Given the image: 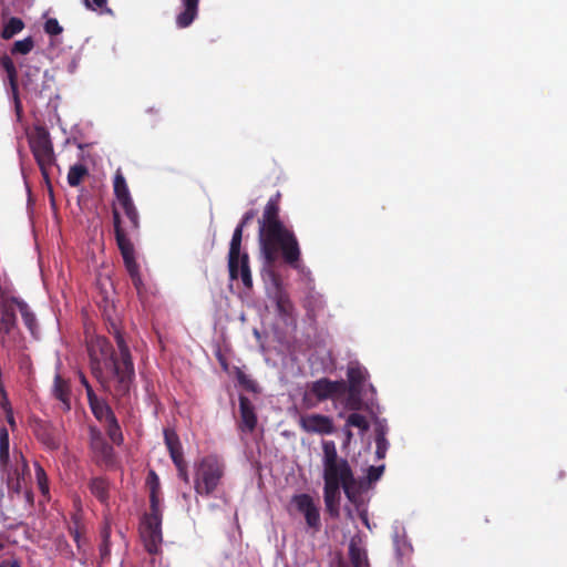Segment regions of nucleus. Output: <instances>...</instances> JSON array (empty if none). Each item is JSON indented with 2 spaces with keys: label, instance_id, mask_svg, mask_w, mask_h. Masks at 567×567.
<instances>
[{
  "label": "nucleus",
  "instance_id": "1",
  "mask_svg": "<svg viewBox=\"0 0 567 567\" xmlns=\"http://www.w3.org/2000/svg\"><path fill=\"white\" fill-rule=\"evenodd\" d=\"M280 194L267 202L259 224L260 251L268 265H274L279 257L293 269H298L301 250L295 233L280 219Z\"/></svg>",
  "mask_w": 567,
  "mask_h": 567
},
{
  "label": "nucleus",
  "instance_id": "2",
  "mask_svg": "<svg viewBox=\"0 0 567 567\" xmlns=\"http://www.w3.org/2000/svg\"><path fill=\"white\" fill-rule=\"evenodd\" d=\"M110 333L113 334L118 349V358L96 367L92 375L96 379L102 390L110 394L116 402L130 395L135 380V368L128 346L122 331L112 323Z\"/></svg>",
  "mask_w": 567,
  "mask_h": 567
},
{
  "label": "nucleus",
  "instance_id": "3",
  "mask_svg": "<svg viewBox=\"0 0 567 567\" xmlns=\"http://www.w3.org/2000/svg\"><path fill=\"white\" fill-rule=\"evenodd\" d=\"M225 463L217 455L204 456L195 463L194 489L200 496H212L225 476Z\"/></svg>",
  "mask_w": 567,
  "mask_h": 567
},
{
  "label": "nucleus",
  "instance_id": "4",
  "mask_svg": "<svg viewBox=\"0 0 567 567\" xmlns=\"http://www.w3.org/2000/svg\"><path fill=\"white\" fill-rule=\"evenodd\" d=\"M323 482L342 486L346 483H355V478L349 462L339 457L333 441H322Z\"/></svg>",
  "mask_w": 567,
  "mask_h": 567
},
{
  "label": "nucleus",
  "instance_id": "5",
  "mask_svg": "<svg viewBox=\"0 0 567 567\" xmlns=\"http://www.w3.org/2000/svg\"><path fill=\"white\" fill-rule=\"evenodd\" d=\"M28 141L33 157L40 168L41 175L50 192H52L50 182V168L55 164V155L50 133L43 126H35L33 131L28 134Z\"/></svg>",
  "mask_w": 567,
  "mask_h": 567
},
{
  "label": "nucleus",
  "instance_id": "6",
  "mask_svg": "<svg viewBox=\"0 0 567 567\" xmlns=\"http://www.w3.org/2000/svg\"><path fill=\"white\" fill-rule=\"evenodd\" d=\"M113 226L116 245L122 255L124 266L130 275L133 286L141 290L143 280L140 272V266L135 259V248L131 239L127 237L126 231L122 227L121 215L116 208H113Z\"/></svg>",
  "mask_w": 567,
  "mask_h": 567
},
{
  "label": "nucleus",
  "instance_id": "7",
  "mask_svg": "<svg viewBox=\"0 0 567 567\" xmlns=\"http://www.w3.org/2000/svg\"><path fill=\"white\" fill-rule=\"evenodd\" d=\"M22 70L21 83L23 89L32 97H41L47 91L51 90L52 76L48 71H41V68L32 64L30 60L20 63Z\"/></svg>",
  "mask_w": 567,
  "mask_h": 567
},
{
  "label": "nucleus",
  "instance_id": "8",
  "mask_svg": "<svg viewBox=\"0 0 567 567\" xmlns=\"http://www.w3.org/2000/svg\"><path fill=\"white\" fill-rule=\"evenodd\" d=\"M140 533L145 550L150 555L158 554L163 542L162 511L155 513L150 511V513L145 514L141 522Z\"/></svg>",
  "mask_w": 567,
  "mask_h": 567
},
{
  "label": "nucleus",
  "instance_id": "9",
  "mask_svg": "<svg viewBox=\"0 0 567 567\" xmlns=\"http://www.w3.org/2000/svg\"><path fill=\"white\" fill-rule=\"evenodd\" d=\"M18 331L17 297H0V346L6 349L10 338Z\"/></svg>",
  "mask_w": 567,
  "mask_h": 567
},
{
  "label": "nucleus",
  "instance_id": "10",
  "mask_svg": "<svg viewBox=\"0 0 567 567\" xmlns=\"http://www.w3.org/2000/svg\"><path fill=\"white\" fill-rule=\"evenodd\" d=\"M87 351L91 372L94 371L96 367L101 368L103 363L111 362L118 358V352H116L112 343L102 336H96L89 342Z\"/></svg>",
  "mask_w": 567,
  "mask_h": 567
},
{
  "label": "nucleus",
  "instance_id": "11",
  "mask_svg": "<svg viewBox=\"0 0 567 567\" xmlns=\"http://www.w3.org/2000/svg\"><path fill=\"white\" fill-rule=\"evenodd\" d=\"M90 449L97 465L112 466L115 463V452L96 427L90 429Z\"/></svg>",
  "mask_w": 567,
  "mask_h": 567
},
{
  "label": "nucleus",
  "instance_id": "12",
  "mask_svg": "<svg viewBox=\"0 0 567 567\" xmlns=\"http://www.w3.org/2000/svg\"><path fill=\"white\" fill-rule=\"evenodd\" d=\"M310 392L319 401L340 399L346 392V382L343 380L332 381L328 378H321L311 383Z\"/></svg>",
  "mask_w": 567,
  "mask_h": 567
},
{
  "label": "nucleus",
  "instance_id": "13",
  "mask_svg": "<svg viewBox=\"0 0 567 567\" xmlns=\"http://www.w3.org/2000/svg\"><path fill=\"white\" fill-rule=\"evenodd\" d=\"M299 425L302 431L312 434L328 435L334 432L333 420L328 415L318 413L301 415Z\"/></svg>",
  "mask_w": 567,
  "mask_h": 567
},
{
  "label": "nucleus",
  "instance_id": "14",
  "mask_svg": "<svg viewBox=\"0 0 567 567\" xmlns=\"http://www.w3.org/2000/svg\"><path fill=\"white\" fill-rule=\"evenodd\" d=\"M298 512L302 513L309 528L319 530L321 526L319 507L309 494H298L292 497Z\"/></svg>",
  "mask_w": 567,
  "mask_h": 567
},
{
  "label": "nucleus",
  "instance_id": "15",
  "mask_svg": "<svg viewBox=\"0 0 567 567\" xmlns=\"http://www.w3.org/2000/svg\"><path fill=\"white\" fill-rule=\"evenodd\" d=\"M0 65L6 71L8 82L11 89L12 99L14 102V110L17 113V116L20 118L22 116V104L19 97V87H18V73L16 65L11 58L8 55H3L0 58Z\"/></svg>",
  "mask_w": 567,
  "mask_h": 567
},
{
  "label": "nucleus",
  "instance_id": "16",
  "mask_svg": "<svg viewBox=\"0 0 567 567\" xmlns=\"http://www.w3.org/2000/svg\"><path fill=\"white\" fill-rule=\"evenodd\" d=\"M244 226L237 225L234 230L228 252V270L231 280L238 279V262L241 248Z\"/></svg>",
  "mask_w": 567,
  "mask_h": 567
},
{
  "label": "nucleus",
  "instance_id": "17",
  "mask_svg": "<svg viewBox=\"0 0 567 567\" xmlns=\"http://www.w3.org/2000/svg\"><path fill=\"white\" fill-rule=\"evenodd\" d=\"M239 430L247 433L254 432L257 426V415L251 401L245 395H239Z\"/></svg>",
  "mask_w": 567,
  "mask_h": 567
},
{
  "label": "nucleus",
  "instance_id": "18",
  "mask_svg": "<svg viewBox=\"0 0 567 567\" xmlns=\"http://www.w3.org/2000/svg\"><path fill=\"white\" fill-rule=\"evenodd\" d=\"M52 395L60 401L63 411L71 410V386L70 382L62 378L59 373L55 374L52 386Z\"/></svg>",
  "mask_w": 567,
  "mask_h": 567
},
{
  "label": "nucleus",
  "instance_id": "19",
  "mask_svg": "<svg viewBox=\"0 0 567 567\" xmlns=\"http://www.w3.org/2000/svg\"><path fill=\"white\" fill-rule=\"evenodd\" d=\"M341 486L331 483H324L323 486V499L327 512L333 518H337L340 514V493Z\"/></svg>",
  "mask_w": 567,
  "mask_h": 567
},
{
  "label": "nucleus",
  "instance_id": "20",
  "mask_svg": "<svg viewBox=\"0 0 567 567\" xmlns=\"http://www.w3.org/2000/svg\"><path fill=\"white\" fill-rule=\"evenodd\" d=\"M87 402L92 414L101 423L115 415L106 400L99 398L95 393H89Z\"/></svg>",
  "mask_w": 567,
  "mask_h": 567
},
{
  "label": "nucleus",
  "instance_id": "21",
  "mask_svg": "<svg viewBox=\"0 0 567 567\" xmlns=\"http://www.w3.org/2000/svg\"><path fill=\"white\" fill-rule=\"evenodd\" d=\"M183 10L176 16L179 29L189 27L198 16L199 0H181Z\"/></svg>",
  "mask_w": 567,
  "mask_h": 567
},
{
  "label": "nucleus",
  "instance_id": "22",
  "mask_svg": "<svg viewBox=\"0 0 567 567\" xmlns=\"http://www.w3.org/2000/svg\"><path fill=\"white\" fill-rule=\"evenodd\" d=\"M348 386L363 390V384L369 378L368 370L358 362H351L347 370Z\"/></svg>",
  "mask_w": 567,
  "mask_h": 567
},
{
  "label": "nucleus",
  "instance_id": "23",
  "mask_svg": "<svg viewBox=\"0 0 567 567\" xmlns=\"http://www.w3.org/2000/svg\"><path fill=\"white\" fill-rule=\"evenodd\" d=\"M146 485L150 491V511L157 512L161 511L159 507V492H161V483L159 477L155 471L151 470L146 477Z\"/></svg>",
  "mask_w": 567,
  "mask_h": 567
},
{
  "label": "nucleus",
  "instance_id": "24",
  "mask_svg": "<svg viewBox=\"0 0 567 567\" xmlns=\"http://www.w3.org/2000/svg\"><path fill=\"white\" fill-rule=\"evenodd\" d=\"M17 310L20 311L23 323L25 324V327L28 328L30 333L34 338H38L39 327H38L37 318L34 316L33 311L30 309L29 305L24 300H22L18 297H17Z\"/></svg>",
  "mask_w": 567,
  "mask_h": 567
},
{
  "label": "nucleus",
  "instance_id": "25",
  "mask_svg": "<svg viewBox=\"0 0 567 567\" xmlns=\"http://www.w3.org/2000/svg\"><path fill=\"white\" fill-rule=\"evenodd\" d=\"M276 308L280 317L288 319L293 317L295 306L289 298V295L282 290L278 289L275 296Z\"/></svg>",
  "mask_w": 567,
  "mask_h": 567
},
{
  "label": "nucleus",
  "instance_id": "26",
  "mask_svg": "<svg viewBox=\"0 0 567 567\" xmlns=\"http://www.w3.org/2000/svg\"><path fill=\"white\" fill-rule=\"evenodd\" d=\"M362 393L363 390L355 389L348 386L346 384V392L342 396L343 399V405L347 410L350 411H360L363 408V400H362Z\"/></svg>",
  "mask_w": 567,
  "mask_h": 567
},
{
  "label": "nucleus",
  "instance_id": "27",
  "mask_svg": "<svg viewBox=\"0 0 567 567\" xmlns=\"http://www.w3.org/2000/svg\"><path fill=\"white\" fill-rule=\"evenodd\" d=\"M90 492L103 504L109 501L110 483L104 477H93L89 483Z\"/></svg>",
  "mask_w": 567,
  "mask_h": 567
},
{
  "label": "nucleus",
  "instance_id": "28",
  "mask_svg": "<svg viewBox=\"0 0 567 567\" xmlns=\"http://www.w3.org/2000/svg\"><path fill=\"white\" fill-rule=\"evenodd\" d=\"M349 558L353 567H369L367 551L352 538L349 544Z\"/></svg>",
  "mask_w": 567,
  "mask_h": 567
},
{
  "label": "nucleus",
  "instance_id": "29",
  "mask_svg": "<svg viewBox=\"0 0 567 567\" xmlns=\"http://www.w3.org/2000/svg\"><path fill=\"white\" fill-rule=\"evenodd\" d=\"M113 188L118 204L132 199L125 177L120 169H117L115 173Z\"/></svg>",
  "mask_w": 567,
  "mask_h": 567
},
{
  "label": "nucleus",
  "instance_id": "30",
  "mask_svg": "<svg viewBox=\"0 0 567 567\" xmlns=\"http://www.w3.org/2000/svg\"><path fill=\"white\" fill-rule=\"evenodd\" d=\"M238 278L241 279V282L245 288H252V277L249 266V255L247 252L239 254V262H238Z\"/></svg>",
  "mask_w": 567,
  "mask_h": 567
},
{
  "label": "nucleus",
  "instance_id": "31",
  "mask_svg": "<svg viewBox=\"0 0 567 567\" xmlns=\"http://www.w3.org/2000/svg\"><path fill=\"white\" fill-rule=\"evenodd\" d=\"M10 441L7 427L0 426V470H6L10 462Z\"/></svg>",
  "mask_w": 567,
  "mask_h": 567
},
{
  "label": "nucleus",
  "instance_id": "32",
  "mask_svg": "<svg viewBox=\"0 0 567 567\" xmlns=\"http://www.w3.org/2000/svg\"><path fill=\"white\" fill-rule=\"evenodd\" d=\"M104 427L107 436L115 445H121L124 442V436L115 415L104 422Z\"/></svg>",
  "mask_w": 567,
  "mask_h": 567
},
{
  "label": "nucleus",
  "instance_id": "33",
  "mask_svg": "<svg viewBox=\"0 0 567 567\" xmlns=\"http://www.w3.org/2000/svg\"><path fill=\"white\" fill-rule=\"evenodd\" d=\"M69 533L76 544L79 550H82L83 546L87 543L84 536V527L82 526L79 517H72V524L69 526Z\"/></svg>",
  "mask_w": 567,
  "mask_h": 567
},
{
  "label": "nucleus",
  "instance_id": "34",
  "mask_svg": "<svg viewBox=\"0 0 567 567\" xmlns=\"http://www.w3.org/2000/svg\"><path fill=\"white\" fill-rule=\"evenodd\" d=\"M120 206L130 221V228L132 230H137L140 228V215L133 199L124 202L120 204Z\"/></svg>",
  "mask_w": 567,
  "mask_h": 567
},
{
  "label": "nucleus",
  "instance_id": "35",
  "mask_svg": "<svg viewBox=\"0 0 567 567\" xmlns=\"http://www.w3.org/2000/svg\"><path fill=\"white\" fill-rule=\"evenodd\" d=\"M89 175V169L83 164H75L70 167L68 173V183L70 186L75 187L81 184L83 178Z\"/></svg>",
  "mask_w": 567,
  "mask_h": 567
},
{
  "label": "nucleus",
  "instance_id": "36",
  "mask_svg": "<svg viewBox=\"0 0 567 567\" xmlns=\"http://www.w3.org/2000/svg\"><path fill=\"white\" fill-rule=\"evenodd\" d=\"M102 543L100 545V556L101 560L104 561L109 559L111 555V527L109 524H105L101 530Z\"/></svg>",
  "mask_w": 567,
  "mask_h": 567
},
{
  "label": "nucleus",
  "instance_id": "37",
  "mask_svg": "<svg viewBox=\"0 0 567 567\" xmlns=\"http://www.w3.org/2000/svg\"><path fill=\"white\" fill-rule=\"evenodd\" d=\"M24 24L19 18H10L9 21L4 24L1 37L6 40L11 39L13 35L19 33L23 29Z\"/></svg>",
  "mask_w": 567,
  "mask_h": 567
},
{
  "label": "nucleus",
  "instance_id": "38",
  "mask_svg": "<svg viewBox=\"0 0 567 567\" xmlns=\"http://www.w3.org/2000/svg\"><path fill=\"white\" fill-rule=\"evenodd\" d=\"M347 427H358L362 433L367 432L369 430V422L368 420L359 414V413H351L346 421Z\"/></svg>",
  "mask_w": 567,
  "mask_h": 567
},
{
  "label": "nucleus",
  "instance_id": "39",
  "mask_svg": "<svg viewBox=\"0 0 567 567\" xmlns=\"http://www.w3.org/2000/svg\"><path fill=\"white\" fill-rule=\"evenodd\" d=\"M34 47V41L31 37H28L23 40L16 41L11 53L12 54H28Z\"/></svg>",
  "mask_w": 567,
  "mask_h": 567
},
{
  "label": "nucleus",
  "instance_id": "40",
  "mask_svg": "<svg viewBox=\"0 0 567 567\" xmlns=\"http://www.w3.org/2000/svg\"><path fill=\"white\" fill-rule=\"evenodd\" d=\"M35 478H37V483H38L40 492L43 495L49 494L48 475H47L44 468L39 463H35Z\"/></svg>",
  "mask_w": 567,
  "mask_h": 567
},
{
  "label": "nucleus",
  "instance_id": "41",
  "mask_svg": "<svg viewBox=\"0 0 567 567\" xmlns=\"http://www.w3.org/2000/svg\"><path fill=\"white\" fill-rule=\"evenodd\" d=\"M38 439L50 450H58L60 447L59 441L54 435L47 430L38 433Z\"/></svg>",
  "mask_w": 567,
  "mask_h": 567
},
{
  "label": "nucleus",
  "instance_id": "42",
  "mask_svg": "<svg viewBox=\"0 0 567 567\" xmlns=\"http://www.w3.org/2000/svg\"><path fill=\"white\" fill-rule=\"evenodd\" d=\"M83 3L87 9L112 14V10L106 6L107 0H83Z\"/></svg>",
  "mask_w": 567,
  "mask_h": 567
},
{
  "label": "nucleus",
  "instance_id": "43",
  "mask_svg": "<svg viewBox=\"0 0 567 567\" xmlns=\"http://www.w3.org/2000/svg\"><path fill=\"white\" fill-rule=\"evenodd\" d=\"M164 440L168 451L179 447V445H182L178 435L172 430L164 431Z\"/></svg>",
  "mask_w": 567,
  "mask_h": 567
},
{
  "label": "nucleus",
  "instance_id": "44",
  "mask_svg": "<svg viewBox=\"0 0 567 567\" xmlns=\"http://www.w3.org/2000/svg\"><path fill=\"white\" fill-rule=\"evenodd\" d=\"M44 31L50 35H58L62 33L63 28L60 25L56 19L50 18L44 23Z\"/></svg>",
  "mask_w": 567,
  "mask_h": 567
},
{
  "label": "nucleus",
  "instance_id": "45",
  "mask_svg": "<svg viewBox=\"0 0 567 567\" xmlns=\"http://www.w3.org/2000/svg\"><path fill=\"white\" fill-rule=\"evenodd\" d=\"M375 455L379 460L384 458L389 449V442L386 439H375Z\"/></svg>",
  "mask_w": 567,
  "mask_h": 567
},
{
  "label": "nucleus",
  "instance_id": "46",
  "mask_svg": "<svg viewBox=\"0 0 567 567\" xmlns=\"http://www.w3.org/2000/svg\"><path fill=\"white\" fill-rule=\"evenodd\" d=\"M355 485H357V482L355 483H346L341 486V488L343 489L347 498L351 502V503H355L357 502V498H358V493L355 491Z\"/></svg>",
  "mask_w": 567,
  "mask_h": 567
},
{
  "label": "nucleus",
  "instance_id": "47",
  "mask_svg": "<svg viewBox=\"0 0 567 567\" xmlns=\"http://www.w3.org/2000/svg\"><path fill=\"white\" fill-rule=\"evenodd\" d=\"M383 471H384V466L383 465H381V466H370L368 468V480H369V482L378 481L382 476Z\"/></svg>",
  "mask_w": 567,
  "mask_h": 567
},
{
  "label": "nucleus",
  "instance_id": "48",
  "mask_svg": "<svg viewBox=\"0 0 567 567\" xmlns=\"http://www.w3.org/2000/svg\"><path fill=\"white\" fill-rule=\"evenodd\" d=\"M238 381L241 385L245 386V389H247L249 391H256V388H257L256 382L254 380H251L250 378H248L246 374L240 373L238 375Z\"/></svg>",
  "mask_w": 567,
  "mask_h": 567
},
{
  "label": "nucleus",
  "instance_id": "49",
  "mask_svg": "<svg viewBox=\"0 0 567 567\" xmlns=\"http://www.w3.org/2000/svg\"><path fill=\"white\" fill-rule=\"evenodd\" d=\"M374 432L375 439H386L388 426L385 421H377Z\"/></svg>",
  "mask_w": 567,
  "mask_h": 567
},
{
  "label": "nucleus",
  "instance_id": "50",
  "mask_svg": "<svg viewBox=\"0 0 567 567\" xmlns=\"http://www.w3.org/2000/svg\"><path fill=\"white\" fill-rule=\"evenodd\" d=\"M256 215H257L256 210L249 209L241 217V220H240L239 225L246 227L256 217Z\"/></svg>",
  "mask_w": 567,
  "mask_h": 567
},
{
  "label": "nucleus",
  "instance_id": "51",
  "mask_svg": "<svg viewBox=\"0 0 567 567\" xmlns=\"http://www.w3.org/2000/svg\"><path fill=\"white\" fill-rule=\"evenodd\" d=\"M80 380H81V384L84 386L85 389V392H86V396L89 398V393H95L92 385L90 384V382L87 381V379L85 378L84 374H81L80 375Z\"/></svg>",
  "mask_w": 567,
  "mask_h": 567
},
{
  "label": "nucleus",
  "instance_id": "52",
  "mask_svg": "<svg viewBox=\"0 0 567 567\" xmlns=\"http://www.w3.org/2000/svg\"><path fill=\"white\" fill-rule=\"evenodd\" d=\"M174 465L176 466L177 470L179 468H184V467H187V463L184 458V455L183 456H179V457H176V458H172Z\"/></svg>",
  "mask_w": 567,
  "mask_h": 567
},
{
  "label": "nucleus",
  "instance_id": "53",
  "mask_svg": "<svg viewBox=\"0 0 567 567\" xmlns=\"http://www.w3.org/2000/svg\"><path fill=\"white\" fill-rule=\"evenodd\" d=\"M177 472H178V477L181 480H183L186 484H188L189 483V475H188L187 467L179 468V470H177Z\"/></svg>",
  "mask_w": 567,
  "mask_h": 567
},
{
  "label": "nucleus",
  "instance_id": "54",
  "mask_svg": "<svg viewBox=\"0 0 567 567\" xmlns=\"http://www.w3.org/2000/svg\"><path fill=\"white\" fill-rule=\"evenodd\" d=\"M169 452V455H171V458H176V457H179V456H183V447L182 445H179V447H176L174 450H171L168 451Z\"/></svg>",
  "mask_w": 567,
  "mask_h": 567
},
{
  "label": "nucleus",
  "instance_id": "55",
  "mask_svg": "<svg viewBox=\"0 0 567 567\" xmlns=\"http://www.w3.org/2000/svg\"><path fill=\"white\" fill-rule=\"evenodd\" d=\"M6 416L9 425L13 429L16 426V420L11 409L7 411Z\"/></svg>",
  "mask_w": 567,
  "mask_h": 567
},
{
  "label": "nucleus",
  "instance_id": "56",
  "mask_svg": "<svg viewBox=\"0 0 567 567\" xmlns=\"http://www.w3.org/2000/svg\"><path fill=\"white\" fill-rule=\"evenodd\" d=\"M343 431H344V435H346V443H350V441L352 440V436H353L350 427H347L344 425V430Z\"/></svg>",
  "mask_w": 567,
  "mask_h": 567
},
{
  "label": "nucleus",
  "instance_id": "57",
  "mask_svg": "<svg viewBox=\"0 0 567 567\" xmlns=\"http://www.w3.org/2000/svg\"><path fill=\"white\" fill-rule=\"evenodd\" d=\"M25 499L28 503H30L31 505L33 504V494L31 491H25Z\"/></svg>",
  "mask_w": 567,
  "mask_h": 567
},
{
  "label": "nucleus",
  "instance_id": "58",
  "mask_svg": "<svg viewBox=\"0 0 567 567\" xmlns=\"http://www.w3.org/2000/svg\"><path fill=\"white\" fill-rule=\"evenodd\" d=\"M6 563H7V567H21L20 561L17 559H13L11 561H6Z\"/></svg>",
  "mask_w": 567,
  "mask_h": 567
},
{
  "label": "nucleus",
  "instance_id": "59",
  "mask_svg": "<svg viewBox=\"0 0 567 567\" xmlns=\"http://www.w3.org/2000/svg\"><path fill=\"white\" fill-rule=\"evenodd\" d=\"M0 567H7V563H6V561H2V563L0 564Z\"/></svg>",
  "mask_w": 567,
  "mask_h": 567
},
{
  "label": "nucleus",
  "instance_id": "60",
  "mask_svg": "<svg viewBox=\"0 0 567 567\" xmlns=\"http://www.w3.org/2000/svg\"><path fill=\"white\" fill-rule=\"evenodd\" d=\"M19 486H20V483L18 482V483H17L16 491H19Z\"/></svg>",
  "mask_w": 567,
  "mask_h": 567
},
{
  "label": "nucleus",
  "instance_id": "61",
  "mask_svg": "<svg viewBox=\"0 0 567 567\" xmlns=\"http://www.w3.org/2000/svg\"><path fill=\"white\" fill-rule=\"evenodd\" d=\"M2 549H3V545H2V544H0V550H2Z\"/></svg>",
  "mask_w": 567,
  "mask_h": 567
}]
</instances>
